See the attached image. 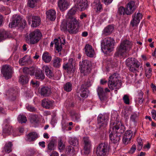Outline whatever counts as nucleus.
Returning a JSON list of instances; mask_svg holds the SVG:
<instances>
[{
	"instance_id": "c85d7f7f",
	"label": "nucleus",
	"mask_w": 156,
	"mask_h": 156,
	"mask_svg": "<svg viewBox=\"0 0 156 156\" xmlns=\"http://www.w3.org/2000/svg\"><path fill=\"white\" fill-rule=\"evenodd\" d=\"M32 23L31 26L36 27L38 26L41 23L40 18L37 16H33L32 17Z\"/></svg>"
},
{
	"instance_id": "bb28decb",
	"label": "nucleus",
	"mask_w": 156,
	"mask_h": 156,
	"mask_svg": "<svg viewBox=\"0 0 156 156\" xmlns=\"http://www.w3.org/2000/svg\"><path fill=\"white\" fill-rule=\"evenodd\" d=\"M101 49L102 51L107 56V38H105L101 41Z\"/></svg>"
},
{
	"instance_id": "09e8293b",
	"label": "nucleus",
	"mask_w": 156,
	"mask_h": 156,
	"mask_svg": "<svg viewBox=\"0 0 156 156\" xmlns=\"http://www.w3.org/2000/svg\"><path fill=\"white\" fill-rule=\"evenodd\" d=\"M65 145L63 143L62 139L60 138L58 140V148L60 151H62L65 148Z\"/></svg>"
},
{
	"instance_id": "c9c22d12",
	"label": "nucleus",
	"mask_w": 156,
	"mask_h": 156,
	"mask_svg": "<svg viewBox=\"0 0 156 156\" xmlns=\"http://www.w3.org/2000/svg\"><path fill=\"white\" fill-rule=\"evenodd\" d=\"M76 12V11L74 9L72 8L70 9L68 12L66 16V18L67 20H69L70 19H76L74 16Z\"/></svg>"
},
{
	"instance_id": "5fc2aeb1",
	"label": "nucleus",
	"mask_w": 156,
	"mask_h": 156,
	"mask_svg": "<svg viewBox=\"0 0 156 156\" xmlns=\"http://www.w3.org/2000/svg\"><path fill=\"white\" fill-rule=\"evenodd\" d=\"M131 139L130 138H129L126 136H123L122 140L123 144L125 145H127L130 143Z\"/></svg>"
},
{
	"instance_id": "9d476101",
	"label": "nucleus",
	"mask_w": 156,
	"mask_h": 156,
	"mask_svg": "<svg viewBox=\"0 0 156 156\" xmlns=\"http://www.w3.org/2000/svg\"><path fill=\"white\" fill-rule=\"evenodd\" d=\"M75 7L81 11H83L88 6V2L87 0H74Z\"/></svg>"
},
{
	"instance_id": "f8f14e48",
	"label": "nucleus",
	"mask_w": 156,
	"mask_h": 156,
	"mask_svg": "<svg viewBox=\"0 0 156 156\" xmlns=\"http://www.w3.org/2000/svg\"><path fill=\"white\" fill-rule=\"evenodd\" d=\"M83 141L84 143V152L85 154H88L90 152L91 148V142L87 137H84Z\"/></svg>"
},
{
	"instance_id": "e433bc0d",
	"label": "nucleus",
	"mask_w": 156,
	"mask_h": 156,
	"mask_svg": "<svg viewBox=\"0 0 156 156\" xmlns=\"http://www.w3.org/2000/svg\"><path fill=\"white\" fill-rule=\"evenodd\" d=\"M29 79L27 75H21L20 76L19 79V82L23 84L27 83L29 81Z\"/></svg>"
},
{
	"instance_id": "1a4fd4ad",
	"label": "nucleus",
	"mask_w": 156,
	"mask_h": 156,
	"mask_svg": "<svg viewBox=\"0 0 156 156\" xmlns=\"http://www.w3.org/2000/svg\"><path fill=\"white\" fill-rule=\"evenodd\" d=\"M107 151V144L101 143L97 147L96 153L98 156H106Z\"/></svg>"
},
{
	"instance_id": "f03ea898",
	"label": "nucleus",
	"mask_w": 156,
	"mask_h": 156,
	"mask_svg": "<svg viewBox=\"0 0 156 156\" xmlns=\"http://www.w3.org/2000/svg\"><path fill=\"white\" fill-rule=\"evenodd\" d=\"M78 26V22L76 19H70L67 20L65 24H62L61 26L70 34H76L78 31L77 28Z\"/></svg>"
},
{
	"instance_id": "6e6552de",
	"label": "nucleus",
	"mask_w": 156,
	"mask_h": 156,
	"mask_svg": "<svg viewBox=\"0 0 156 156\" xmlns=\"http://www.w3.org/2000/svg\"><path fill=\"white\" fill-rule=\"evenodd\" d=\"M1 70L3 76L6 79H10L12 77L13 71L10 66L8 65H4Z\"/></svg>"
},
{
	"instance_id": "39448f33",
	"label": "nucleus",
	"mask_w": 156,
	"mask_h": 156,
	"mask_svg": "<svg viewBox=\"0 0 156 156\" xmlns=\"http://www.w3.org/2000/svg\"><path fill=\"white\" fill-rule=\"evenodd\" d=\"M27 25L26 21L24 19L22 18L20 16H17L13 19L11 22L9 24V27L12 28L18 26V30L21 31Z\"/></svg>"
},
{
	"instance_id": "4468645a",
	"label": "nucleus",
	"mask_w": 156,
	"mask_h": 156,
	"mask_svg": "<svg viewBox=\"0 0 156 156\" xmlns=\"http://www.w3.org/2000/svg\"><path fill=\"white\" fill-rule=\"evenodd\" d=\"M98 95L101 101H103L106 99V94L107 93V87L105 88V90L103 89L101 87H98L97 89Z\"/></svg>"
},
{
	"instance_id": "13d9d810",
	"label": "nucleus",
	"mask_w": 156,
	"mask_h": 156,
	"mask_svg": "<svg viewBox=\"0 0 156 156\" xmlns=\"http://www.w3.org/2000/svg\"><path fill=\"white\" fill-rule=\"evenodd\" d=\"M26 108L27 109L32 112H37L36 109L34 107L31 105H29L27 106Z\"/></svg>"
},
{
	"instance_id": "8fccbe9b",
	"label": "nucleus",
	"mask_w": 156,
	"mask_h": 156,
	"mask_svg": "<svg viewBox=\"0 0 156 156\" xmlns=\"http://www.w3.org/2000/svg\"><path fill=\"white\" fill-rule=\"evenodd\" d=\"M143 96V92L142 91H140L138 94V99L137 101L138 103L140 105L142 104L144 101Z\"/></svg>"
},
{
	"instance_id": "58836bf2",
	"label": "nucleus",
	"mask_w": 156,
	"mask_h": 156,
	"mask_svg": "<svg viewBox=\"0 0 156 156\" xmlns=\"http://www.w3.org/2000/svg\"><path fill=\"white\" fill-rule=\"evenodd\" d=\"M39 115L36 114H33L30 116V120L32 123H37L39 120Z\"/></svg>"
},
{
	"instance_id": "2f4dec72",
	"label": "nucleus",
	"mask_w": 156,
	"mask_h": 156,
	"mask_svg": "<svg viewBox=\"0 0 156 156\" xmlns=\"http://www.w3.org/2000/svg\"><path fill=\"white\" fill-rule=\"evenodd\" d=\"M13 144L10 141L7 142L5 144L3 148L4 150L6 152L9 153L12 151V147Z\"/></svg>"
},
{
	"instance_id": "6ab92c4d",
	"label": "nucleus",
	"mask_w": 156,
	"mask_h": 156,
	"mask_svg": "<svg viewBox=\"0 0 156 156\" xmlns=\"http://www.w3.org/2000/svg\"><path fill=\"white\" fill-rule=\"evenodd\" d=\"M32 61L30 57L27 55L19 60V63L21 66L27 65L31 64Z\"/></svg>"
},
{
	"instance_id": "bf43d9fd",
	"label": "nucleus",
	"mask_w": 156,
	"mask_h": 156,
	"mask_svg": "<svg viewBox=\"0 0 156 156\" xmlns=\"http://www.w3.org/2000/svg\"><path fill=\"white\" fill-rule=\"evenodd\" d=\"M123 100L125 103L126 104L129 105V96L127 95H124L123 98Z\"/></svg>"
},
{
	"instance_id": "864d4df0",
	"label": "nucleus",
	"mask_w": 156,
	"mask_h": 156,
	"mask_svg": "<svg viewBox=\"0 0 156 156\" xmlns=\"http://www.w3.org/2000/svg\"><path fill=\"white\" fill-rule=\"evenodd\" d=\"M133 133L130 130H127L126 131L124 136H126L129 138L132 139L133 137Z\"/></svg>"
},
{
	"instance_id": "20e7f679",
	"label": "nucleus",
	"mask_w": 156,
	"mask_h": 156,
	"mask_svg": "<svg viewBox=\"0 0 156 156\" xmlns=\"http://www.w3.org/2000/svg\"><path fill=\"white\" fill-rule=\"evenodd\" d=\"M42 34L38 30H36L30 32L25 37L26 41L27 43L31 44L37 43L41 38Z\"/></svg>"
},
{
	"instance_id": "cd10ccee",
	"label": "nucleus",
	"mask_w": 156,
	"mask_h": 156,
	"mask_svg": "<svg viewBox=\"0 0 156 156\" xmlns=\"http://www.w3.org/2000/svg\"><path fill=\"white\" fill-rule=\"evenodd\" d=\"M38 137L37 134L35 132L29 133L27 136L26 140L29 142L35 140Z\"/></svg>"
},
{
	"instance_id": "7c9ffc66",
	"label": "nucleus",
	"mask_w": 156,
	"mask_h": 156,
	"mask_svg": "<svg viewBox=\"0 0 156 156\" xmlns=\"http://www.w3.org/2000/svg\"><path fill=\"white\" fill-rule=\"evenodd\" d=\"M42 105L45 108H49L52 107L53 104L51 101L44 99L42 101Z\"/></svg>"
},
{
	"instance_id": "aec40b11",
	"label": "nucleus",
	"mask_w": 156,
	"mask_h": 156,
	"mask_svg": "<svg viewBox=\"0 0 156 156\" xmlns=\"http://www.w3.org/2000/svg\"><path fill=\"white\" fill-rule=\"evenodd\" d=\"M136 9L135 6V2L133 1H131L127 4L126 9V14L127 15L132 14L134 9Z\"/></svg>"
},
{
	"instance_id": "052dcab7",
	"label": "nucleus",
	"mask_w": 156,
	"mask_h": 156,
	"mask_svg": "<svg viewBox=\"0 0 156 156\" xmlns=\"http://www.w3.org/2000/svg\"><path fill=\"white\" fill-rule=\"evenodd\" d=\"M34 151L31 149L28 150L26 152V154L28 156H32L35 153Z\"/></svg>"
},
{
	"instance_id": "9b49d317",
	"label": "nucleus",
	"mask_w": 156,
	"mask_h": 156,
	"mask_svg": "<svg viewBox=\"0 0 156 156\" xmlns=\"http://www.w3.org/2000/svg\"><path fill=\"white\" fill-rule=\"evenodd\" d=\"M118 74L114 73L109 76L108 86L111 89L113 90L116 86V83L118 81Z\"/></svg>"
},
{
	"instance_id": "5701e85b",
	"label": "nucleus",
	"mask_w": 156,
	"mask_h": 156,
	"mask_svg": "<svg viewBox=\"0 0 156 156\" xmlns=\"http://www.w3.org/2000/svg\"><path fill=\"white\" fill-rule=\"evenodd\" d=\"M64 41V42L62 43L60 45H59V44L58 42V40L57 39H55L53 42H51V47H52L54 44H55V47L56 49L58 51V52L61 51L62 48V44H64L65 43L64 39L63 40Z\"/></svg>"
},
{
	"instance_id": "338daca9",
	"label": "nucleus",
	"mask_w": 156,
	"mask_h": 156,
	"mask_svg": "<svg viewBox=\"0 0 156 156\" xmlns=\"http://www.w3.org/2000/svg\"><path fill=\"white\" fill-rule=\"evenodd\" d=\"M23 72L26 74H30L29 68L27 67L24 68L23 69Z\"/></svg>"
},
{
	"instance_id": "6e6d98bb",
	"label": "nucleus",
	"mask_w": 156,
	"mask_h": 156,
	"mask_svg": "<svg viewBox=\"0 0 156 156\" xmlns=\"http://www.w3.org/2000/svg\"><path fill=\"white\" fill-rule=\"evenodd\" d=\"M118 12L120 14L124 15L126 14V9L124 7L121 6L119 8Z\"/></svg>"
},
{
	"instance_id": "e2e57ef3",
	"label": "nucleus",
	"mask_w": 156,
	"mask_h": 156,
	"mask_svg": "<svg viewBox=\"0 0 156 156\" xmlns=\"http://www.w3.org/2000/svg\"><path fill=\"white\" fill-rule=\"evenodd\" d=\"M136 149V146L135 144H133L132 145L129 153L130 154H132L134 152Z\"/></svg>"
},
{
	"instance_id": "0eeeda50",
	"label": "nucleus",
	"mask_w": 156,
	"mask_h": 156,
	"mask_svg": "<svg viewBox=\"0 0 156 156\" xmlns=\"http://www.w3.org/2000/svg\"><path fill=\"white\" fill-rule=\"evenodd\" d=\"M80 68L81 73L84 75H87L91 72V65L89 61L87 60L83 61L82 64L80 65Z\"/></svg>"
},
{
	"instance_id": "f3484780",
	"label": "nucleus",
	"mask_w": 156,
	"mask_h": 156,
	"mask_svg": "<svg viewBox=\"0 0 156 156\" xmlns=\"http://www.w3.org/2000/svg\"><path fill=\"white\" fill-rule=\"evenodd\" d=\"M51 93L50 88L48 87H41L40 90V94L41 96L47 97L50 95Z\"/></svg>"
},
{
	"instance_id": "4c0bfd02",
	"label": "nucleus",
	"mask_w": 156,
	"mask_h": 156,
	"mask_svg": "<svg viewBox=\"0 0 156 156\" xmlns=\"http://www.w3.org/2000/svg\"><path fill=\"white\" fill-rule=\"evenodd\" d=\"M70 115L72 120L75 121H78L80 119V115L74 111H72L70 112Z\"/></svg>"
},
{
	"instance_id": "dca6fc26",
	"label": "nucleus",
	"mask_w": 156,
	"mask_h": 156,
	"mask_svg": "<svg viewBox=\"0 0 156 156\" xmlns=\"http://www.w3.org/2000/svg\"><path fill=\"white\" fill-rule=\"evenodd\" d=\"M63 68L69 73H71L72 71L73 72L74 71L72 63V60L70 59L68 62L64 64L63 66Z\"/></svg>"
},
{
	"instance_id": "473e14b6",
	"label": "nucleus",
	"mask_w": 156,
	"mask_h": 156,
	"mask_svg": "<svg viewBox=\"0 0 156 156\" xmlns=\"http://www.w3.org/2000/svg\"><path fill=\"white\" fill-rule=\"evenodd\" d=\"M51 56L49 53L46 52L44 53L42 55V59L46 63H48L51 61Z\"/></svg>"
},
{
	"instance_id": "ddd939ff",
	"label": "nucleus",
	"mask_w": 156,
	"mask_h": 156,
	"mask_svg": "<svg viewBox=\"0 0 156 156\" xmlns=\"http://www.w3.org/2000/svg\"><path fill=\"white\" fill-rule=\"evenodd\" d=\"M142 14L138 12L136 14L135 13L133 15V19L131 21L130 24L133 27L136 26L137 24H138L140 19H142Z\"/></svg>"
},
{
	"instance_id": "7ed1b4c3",
	"label": "nucleus",
	"mask_w": 156,
	"mask_h": 156,
	"mask_svg": "<svg viewBox=\"0 0 156 156\" xmlns=\"http://www.w3.org/2000/svg\"><path fill=\"white\" fill-rule=\"evenodd\" d=\"M111 123L110 125V128L109 129V133L110 131H113L115 132V133L117 134V136H116V137L115 139H114V140L116 141H117L120 139V137L122 134L124 133L125 131V126L124 125L121 124V126L115 124V122L112 120V119H111Z\"/></svg>"
},
{
	"instance_id": "ea45409f",
	"label": "nucleus",
	"mask_w": 156,
	"mask_h": 156,
	"mask_svg": "<svg viewBox=\"0 0 156 156\" xmlns=\"http://www.w3.org/2000/svg\"><path fill=\"white\" fill-rule=\"evenodd\" d=\"M105 118L104 115L99 114L98 117V123H101V126H103L105 124Z\"/></svg>"
},
{
	"instance_id": "423d86ee",
	"label": "nucleus",
	"mask_w": 156,
	"mask_h": 156,
	"mask_svg": "<svg viewBox=\"0 0 156 156\" xmlns=\"http://www.w3.org/2000/svg\"><path fill=\"white\" fill-rule=\"evenodd\" d=\"M126 65L129 67L130 71L134 72L140 66V63L134 58H128L126 62Z\"/></svg>"
},
{
	"instance_id": "2eb2a0df",
	"label": "nucleus",
	"mask_w": 156,
	"mask_h": 156,
	"mask_svg": "<svg viewBox=\"0 0 156 156\" xmlns=\"http://www.w3.org/2000/svg\"><path fill=\"white\" fill-rule=\"evenodd\" d=\"M84 50L85 53L87 56L90 58L93 57L95 52L94 50L92 48L91 45L88 44H86L85 46Z\"/></svg>"
},
{
	"instance_id": "c756f323",
	"label": "nucleus",
	"mask_w": 156,
	"mask_h": 156,
	"mask_svg": "<svg viewBox=\"0 0 156 156\" xmlns=\"http://www.w3.org/2000/svg\"><path fill=\"white\" fill-rule=\"evenodd\" d=\"M43 70L44 71L46 75L49 78H51L54 76V74L49 67L46 66H43Z\"/></svg>"
},
{
	"instance_id": "c03bdc74",
	"label": "nucleus",
	"mask_w": 156,
	"mask_h": 156,
	"mask_svg": "<svg viewBox=\"0 0 156 156\" xmlns=\"http://www.w3.org/2000/svg\"><path fill=\"white\" fill-rule=\"evenodd\" d=\"M63 89L65 91L69 92L70 91L72 90V84L69 82H68L64 85Z\"/></svg>"
},
{
	"instance_id": "774afa93",
	"label": "nucleus",
	"mask_w": 156,
	"mask_h": 156,
	"mask_svg": "<svg viewBox=\"0 0 156 156\" xmlns=\"http://www.w3.org/2000/svg\"><path fill=\"white\" fill-rule=\"evenodd\" d=\"M102 35L104 36H106L107 35V27H105L103 31Z\"/></svg>"
},
{
	"instance_id": "69168bd1",
	"label": "nucleus",
	"mask_w": 156,
	"mask_h": 156,
	"mask_svg": "<svg viewBox=\"0 0 156 156\" xmlns=\"http://www.w3.org/2000/svg\"><path fill=\"white\" fill-rule=\"evenodd\" d=\"M35 70L36 69L34 67H31L29 68L30 74L31 76L34 75Z\"/></svg>"
},
{
	"instance_id": "de8ad7c7",
	"label": "nucleus",
	"mask_w": 156,
	"mask_h": 156,
	"mask_svg": "<svg viewBox=\"0 0 156 156\" xmlns=\"http://www.w3.org/2000/svg\"><path fill=\"white\" fill-rule=\"evenodd\" d=\"M80 92V95L81 97L86 98L87 97L88 92V89H85L84 88H81Z\"/></svg>"
},
{
	"instance_id": "37998d69",
	"label": "nucleus",
	"mask_w": 156,
	"mask_h": 156,
	"mask_svg": "<svg viewBox=\"0 0 156 156\" xmlns=\"http://www.w3.org/2000/svg\"><path fill=\"white\" fill-rule=\"evenodd\" d=\"M8 33L5 30L0 31V42L8 37Z\"/></svg>"
},
{
	"instance_id": "3c124183",
	"label": "nucleus",
	"mask_w": 156,
	"mask_h": 156,
	"mask_svg": "<svg viewBox=\"0 0 156 156\" xmlns=\"http://www.w3.org/2000/svg\"><path fill=\"white\" fill-rule=\"evenodd\" d=\"M91 86L90 82L89 80H87L81 85V88L87 89V88Z\"/></svg>"
},
{
	"instance_id": "680f3d73",
	"label": "nucleus",
	"mask_w": 156,
	"mask_h": 156,
	"mask_svg": "<svg viewBox=\"0 0 156 156\" xmlns=\"http://www.w3.org/2000/svg\"><path fill=\"white\" fill-rule=\"evenodd\" d=\"M114 29V27L113 25L108 26V34H110L112 32Z\"/></svg>"
},
{
	"instance_id": "a18cd8bd",
	"label": "nucleus",
	"mask_w": 156,
	"mask_h": 156,
	"mask_svg": "<svg viewBox=\"0 0 156 156\" xmlns=\"http://www.w3.org/2000/svg\"><path fill=\"white\" fill-rule=\"evenodd\" d=\"M110 132H111V133L109 135V137L111 140L114 143H116L118 142L120 140H119L117 142L115 141V140H114V139H115V138L116 137V136H117L118 134L115 133V132H113L112 131H110Z\"/></svg>"
},
{
	"instance_id": "a19ab883",
	"label": "nucleus",
	"mask_w": 156,
	"mask_h": 156,
	"mask_svg": "<svg viewBox=\"0 0 156 156\" xmlns=\"http://www.w3.org/2000/svg\"><path fill=\"white\" fill-rule=\"evenodd\" d=\"M35 75L37 79H40L41 80H44V75L42 71L40 70H37L35 73Z\"/></svg>"
},
{
	"instance_id": "a211bd4d",
	"label": "nucleus",
	"mask_w": 156,
	"mask_h": 156,
	"mask_svg": "<svg viewBox=\"0 0 156 156\" xmlns=\"http://www.w3.org/2000/svg\"><path fill=\"white\" fill-rule=\"evenodd\" d=\"M69 5L67 0H58V6L60 9L62 11L67 9Z\"/></svg>"
},
{
	"instance_id": "72a5a7b5",
	"label": "nucleus",
	"mask_w": 156,
	"mask_h": 156,
	"mask_svg": "<svg viewBox=\"0 0 156 156\" xmlns=\"http://www.w3.org/2000/svg\"><path fill=\"white\" fill-rule=\"evenodd\" d=\"M139 116V113L136 112L132 113L130 115V121L133 122L134 124L136 123L137 122Z\"/></svg>"
},
{
	"instance_id": "603ef678",
	"label": "nucleus",
	"mask_w": 156,
	"mask_h": 156,
	"mask_svg": "<svg viewBox=\"0 0 156 156\" xmlns=\"http://www.w3.org/2000/svg\"><path fill=\"white\" fill-rule=\"evenodd\" d=\"M69 143L70 144L73 146H77L79 144L78 140L76 138H71L70 140Z\"/></svg>"
},
{
	"instance_id": "79ce46f5",
	"label": "nucleus",
	"mask_w": 156,
	"mask_h": 156,
	"mask_svg": "<svg viewBox=\"0 0 156 156\" xmlns=\"http://www.w3.org/2000/svg\"><path fill=\"white\" fill-rule=\"evenodd\" d=\"M39 0H28L27 6L31 8L35 7L37 5Z\"/></svg>"
},
{
	"instance_id": "412c9836",
	"label": "nucleus",
	"mask_w": 156,
	"mask_h": 156,
	"mask_svg": "<svg viewBox=\"0 0 156 156\" xmlns=\"http://www.w3.org/2000/svg\"><path fill=\"white\" fill-rule=\"evenodd\" d=\"M9 120L8 119L5 120V121L7 124H5L3 131L4 133L9 135L13 132V129L12 126L9 124Z\"/></svg>"
},
{
	"instance_id": "b1692460",
	"label": "nucleus",
	"mask_w": 156,
	"mask_h": 156,
	"mask_svg": "<svg viewBox=\"0 0 156 156\" xmlns=\"http://www.w3.org/2000/svg\"><path fill=\"white\" fill-rule=\"evenodd\" d=\"M47 18L51 20H54L56 18V12L55 10L51 9L46 12Z\"/></svg>"
},
{
	"instance_id": "393cba45",
	"label": "nucleus",
	"mask_w": 156,
	"mask_h": 156,
	"mask_svg": "<svg viewBox=\"0 0 156 156\" xmlns=\"http://www.w3.org/2000/svg\"><path fill=\"white\" fill-rule=\"evenodd\" d=\"M115 44V41L112 38H108V52H110L113 50Z\"/></svg>"
},
{
	"instance_id": "49530a36",
	"label": "nucleus",
	"mask_w": 156,
	"mask_h": 156,
	"mask_svg": "<svg viewBox=\"0 0 156 156\" xmlns=\"http://www.w3.org/2000/svg\"><path fill=\"white\" fill-rule=\"evenodd\" d=\"M18 122L21 123H25L27 121L26 117L23 115H20L18 116L17 118Z\"/></svg>"
},
{
	"instance_id": "f704fd0d",
	"label": "nucleus",
	"mask_w": 156,
	"mask_h": 156,
	"mask_svg": "<svg viewBox=\"0 0 156 156\" xmlns=\"http://www.w3.org/2000/svg\"><path fill=\"white\" fill-rule=\"evenodd\" d=\"M62 61V59L58 57H55L53 60V66L57 68H59L61 66L60 62Z\"/></svg>"
},
{
	"instance_id": "0e129e2a",
	"label": "nucleus",
	"mask_w": 156,
	"mask_h": 156,
	"mask_svg": "<svg viewBox=\"0 0 156 156\" xmlns=\"http://www.w3.org/2000/svg\"><path fill=\"white\" fill-rule=\"evenodd\" d=\"M72 150V152H73L74 151L73 147L72 146H69L67 147L66 149V151L67 153H70Z\"/></svg>"
},
{
	"instance_id": "a878e982",
	"label": "nucleus",
	"mask_w": 156,
	"mask_h": 156,
	"mask_svg": "<svg viewBox=\"0 0 156 156\" xmlns=\"http://www.w3.org/2000/svg\"><path fill=\"white\" fill-rule=\"evenodd\" d=\"M92 6L97 12H99L102 9V5L99 0H95L92 4Z\"/></svg>"
},
{
	"instance_id": "4be33fe9",
	"label": "nucleus",
	"mask_w": 156,
	"mask_h": 156,
	"mask_svg": "<svg viewBox=\"0 0 156 156\" xmlns=\"http://www.w3.org/2000/svg\"><path fill=\"white\" fill-rule=\"evenodd\" d=\"M57 142V139L56 138H52L49 141L48 145V150L49 151L54 150L55 149V146Z\"/></svg>"
},
{
	"instance_id": "4d7b16f0",
	"label": "nucleus",
	"mask_w": 156,
	"mask_h": 156,
	"mask_svg": "<svg viewBox=\"0 0 156 156\" xmlns=\"http://www.w3.org/2000/svg\"><path fill=\"white\" fill-rule=\"evenodd\" d=\"M152 69L151 68H149L148 69H147L145 70L146 76L148 78H150L152 75Z\"/></svg>"
},
{
	"instance_id": "f257e3e1",
	"label": "nucleus",
	"mask_w": 156,
	"mask_h": 156,
	"mask_svg": "<svg viewBox=\"0 0 156 156\" xmlns=\"http://www.w3.org/2000/svg\"><path fill=\"white\" fill-rule=\"evenodd\" d=\"M133 44L132 41L128 40L123 41L117 48L115 55L118 56L126 57L128 51L131 48Z\"/></svg>"
}]
</instances>
